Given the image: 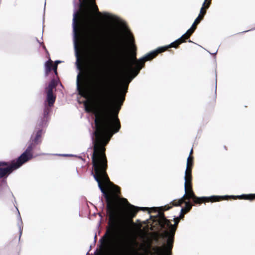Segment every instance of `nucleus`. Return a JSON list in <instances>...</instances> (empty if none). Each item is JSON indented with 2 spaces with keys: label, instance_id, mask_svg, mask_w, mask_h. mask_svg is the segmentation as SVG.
<instances>
[{
  "label": "nucleus",
  "instance_id": "1",
  "mask_svg": "<svg viewBox=\"0 0 255 255\" xmlns=\"http://www.w3.org/2000/svg\"><path fill=\"white\" fill-rule=\"evenodd\" d=\"M88 38L90 47L89 60L96 72L99 73L106 64L113 63L120 68L126 67L127 72L123 81L126 83L123 92L114 99L112 94V87L107 81L99 82L96 80L93 90L97 106L104 111L101 113L94 106L89 107L85 104L87 112L94 111L95 115V130L93 135L95 136L94 143H108L111 137L117 132L120 128L118 113L125 99L128 84L136 77L146 61L136 59L135 54L128 58L126 49L122 43L114 49L111 47L99 46L94 33H88ZM92 139L94 140L93 135Z\"/></svg>",
  "mask_w": 255,
  "mask_h": 255
},
{
  "label": "nucleus",
  "instance_id": "2",
  "mask_svg": "<svg viewBox=\"0 0 255 255\" xmlns=\"http://www.w3.org/2000/svg\"><path fill=\"white\" fill-rule=\"evenodd\" d=\"M158 218H156L154 221H157L161 228L165 229L164 235L168 238L165 252L166 254H168L169 252V254L172 247L173 237L176 227L164 217L162 213H158Z\"/></svg>",
  "mask_w": 255,
  "mask_h": 255
},
{
  "label": "nucleus",
  "instance_id": "3",
  "mask_svg": "<svg viewBox=\"0 0 255 255\" xmlns=\"http://www.w3.org/2000/svg\"><path fill=\"white\" fill-rule=\"evenodd\" d=\"M194 30V28H192V27H191L178 39L171 42L170 44L167 46L159 47L157 48L156 50L151 51L150 52L146 54L143 57L140 58V60H149L153 58L158 53L164 51L167 48L171 47L176 48L179 44H180V43H182L184 41L183 38L184 37L185 39L188 38L190 36V35L193 32Z\"/></svg>",
  "mask_w": 255,
  "mask_h": 255
},
{
  "label": "nucleus",
  "instance_id": "4",
  "mask_svg": "<svg viewBox=\"0 0 255 255\" xmlns=\"http://www.w3.org/2000/svg\"><path fill=\"white\" fill-rule=\"evenodd\" d=\"M187 186L188 185L186 186V191L185 190L184 194L182 197V198L179 200L178 203L176 205V206L180 205L181 204L184 202L183 200L184 198H186L187 199L192 198L194 199V202L195 203H200L202 201H208L209 200H211L212 201H218L219 198H223V197L217 196H212L210 197H196L191 189L188 190Z\"/></svg>",
  "mask_w": 255,
  "mask_h": 255
},
{
  "label": "nucleus",
  "instance_id": "5",
  "mask_svg": "<svg viewBox=\"0 0 255 255\" xmlns=\"http://www.w3.org/2000/svg\"><path fill=\"white\" fill-rule=\"evenodd\" d=\"M32 149L33 147L32 146V143H31L27 147L25 151L17 158L16 161L13 160L12 162V163L13 164V166L15 167V169L19 168L23 163L32 158Z\"/></svg>",
  "mask_w": 255,
  "mask_h": 255
},
{
  "label": "nucleus",
  "instance_id": "6",
  "mask_svg": "<svg viewBox=\"0 0 255 255\" xmlns=\"http://www.w3.org/2000/svg\"><path fill=\"white\" fill-rule=\"evenodd\" d=\"M77 12L76 11L74 12L73 13V18L72 20V28H73V44L74 49L75 51V55L77 57V62L79 61V53L78 50V34L77 31V24H76V19L77 17Z\"/></svg>",
  "mask_w": 255,
  "mask_h": 255
},
{
  "label": "nucleus",
  "instance_id": "7",
  "mask_svg": "<svg viewBox=\"0 0 255 255\" xmlns=\"http://www.w3.org/2000/svg\"><path fill=\"white\" fill-rule=\"evenodd\" d=\"M14 169H15L12 163L6 167L0 168V178H2L4 176L9 175Z\"/></svg>",
  "mask_w": 255,
  "mask_h": 255
},
{
  "label": "nucleus",
  "instance_id": "8",
  "mask_svg": "<svg viewBox=\"0 0 255 255\" xmlns=\"http://www.w3.org/2000/svg\"><path fill=\"white\" fill-rule=\"evenodd\" d=\"M103 17L107 22L111 24H114L118 22V17L114 15L104 13L103 14Z\"/></svg>",
  "mask_w": 255,
  "mask_h": 255
},
{
  "label": "nucleus",
  "instance_id": "9",
  "mask_svg": "<svg viewBox=\"0 0 255 255\" xmlns=\"http://www.w3.org/2000/svg\"><path fill=\"white\" fill-rule=\"evenodd\" d=\"M191 179V171L190 169H186L184 176V190L186 191V186Z\"/></svg>",
  "mask_w": 255,
  "mask_h": 255
},
{
  "label": "nucleus",
  "instance_id": "10",
  "mask_svg": "<svg viewBox=\"0 0 255 255\" xmlns=\"http://www.w3.org/2000/svg\"><path fill=\"white\" fill-rule=\"evenodd\" d=\"M52 67V61L51 60L46 61L44 64L45 75L46 76L51 70Z\"/></svg>",
  "mask_w": 255,
  "mask_h": 255
},
{
  "label": "nucleus",
  "instance_id": "11",
  "mask_svg": "<svg viewBox=\"0 0 255 255\" xmlns=\"http://www.w3.org/2000/svg\"><path fill=\"white\" fill-rule=\"evenodd\" d=\"M46 100L49 107L53 106L55 101V97L53 95V92H47Z\"/></svg>",
  "mask_w": 255,
  "mask_h": 255
},
{
  "label": "nucleus",
  "instance_id": "12",
  "mask_svg": "<svg viewBox=\"0 0 255 255\" xmlns=\"http://www.w3.org/2000/svg\"><path fill=\"white\" fill-rule=\"evenodd\" d=\"M125 34L127 42L130 46H132L133 38L130 32L128 30H125Z\"/></svg>",
  "mask_w": 255,
  "mask_h": 255
},
{
  "label": "nucleus",
  "instance_id": "13",
  "mask_svg": "<svg viewBox=\"0 0 255 255\" xmlns=\"http://www.w3.org/2000/svg\"><path fill=\"white\" fill-rule=\"evenodd\" d=\"M84 2L85 3V4L87 6V10H88V9H92L93 8L94 9H95L96 10H97L98 8L96 5L95 4L94 1V0H92L90 2H86L84 0H83Z\"/></svg>",
  "mask_w": 255,
  "mask_h": 255
},
{
  "label": "nucleus",
  "instance_id": "14",
  "mask_svg": "<svg viewBox=\"0 0 255 255\" xmlns=\"http://www.w3.org/2000/svg\"><path fill=\"white\" fill-rule=\"evenodd\" d=\"M239 198H243L246 200H252L255 198V194H242L240 196H238Z\"/></svg>",
  "mask_w": 255,
  "mask_h": 255
},
{
  "label": "nucleus",
  "instance_id": "15",
  "mask_svg": "<svg viewBox=\"0 0 255 255\" xmlns=\"http://www.w3.org/2000/svg\"><path fill=\"white\" fill-rule=\"evenodd\" d=\"M42 132V130H39L36 132V136L34 139V141L35 144H37L40 142V138L41 137Z\"/></svg>",
  "mask_w": 255,
  "mask_h": 255
},
{
  "label": "nucleus",
  "instance_id": "16",
  "mask_svg": "<svg viewBox=\"0 0 255 255\" xmlns=\"http://www.w3.org/2000/svg\"><path fill=\"white\" fill-rule=\"evenodd\" d=\"M55 86V84L54 80H52L48 84L47 87V92H53L52 90L53 88Z\"/></svg>",
  "mask_w": 255,
  "mask_h": 255
},
{
  "label": "nucleus",
  "instance_id": "17",
  "mask_svg": "<svg viewBox=\"0 0 255 255\" xmlns=\"http://www.w3.org/2000/svg\"><path fill=\"white\" fill-rule=\"evenodd\" d=\"M207 1V0H204V1L202 4V6L200 9V13L203 12V13H205V11H203L204 7L205 6L206 8H208L210 4V1H208V2L206 4V5L205 6L206 2Z\"/></svg>",
  "mask_w": 255,
  "mask_h": 255
},
{
  "label": "nucleus",
  "instance_id": "18",
  "mask_svg": "<svg viewBox=\"0 0 255 255\" xmlns=\"http://www.w3.org/2000/svg\"><path fill=\"white\" fill-rule=\"evenodd\" d=\"M184 212V209L182 208L180 211V214L179 217H177V220L175 221V226H176L178 223V220L183 217V213Z\"/></svg>",
  "mask_w": 255,
  "mask_h": 255
},
{
  "label": "nucleus",
  "instance_id": "19",
  "mask_svg": "<svg viewBox=\"0 0 255 255\" xmlns=\"http://www.w3.org/2000/svg\"><path fill=\"white\" fill-rule=\"evenodd\" d=\"M185 208L186 211H188L191 208L192 205L189 203V202H185Z\"/></svg>",
  "mask_w": 255,
  "mask_h": 255
},
{
  "label": "nucleus",
  "instance_id": "20",
  "mask_svg": "<svg viewBox=\"0 0 255 255\" xmlns=\"http://www.w3.org/2000/svg\"><path fill=\"white\" fill-rule=\"evenodd\" d=\"M79 77H80V74H79L77 75V81H76L77 88L78 90H79L80 89V84H79Z\"/></svg>",
  "mask_w": 255,
  "mask_h": 255
},
{
  "label": "nucleus",
  "instance_id": "21",
  "mask_svg": "<svg viewBox=\"0 0 255 255\" xmlns=\"http://www.w3.org/2000/svg\"><path fill=\"white\" fill-rule=\"evenodd\" d=\"M192 152V149L191 150L190 152V154L189 155V156L187 158V164H186V169H188L189 168V159L190 158V155L191 154Z\"/></svg>",
  "mask_w": 255,
  "mask_h": 255
},
{
  "label": "nucleus",
  "instance_id": "22",
  "mask_svg": "<svg viewBox=\"0 0 255 255\" xmlns=\"http://www.w3.org/2000/svg\"><path fill=\"white\" fill-rule=\"evenodd\" d=\"M112 188H113L114 192L115 193H118L119 192V189L118 186L113 185Z\"/></svg>",
  "mask_w": 255,
  "mask_h": 255
},
{
  "label": "nucleus",
  "instance_id": "23",
  "mask_svg": "<svg viewBox=\"0 0 255 255\" xmlns=\"http://www.w3.org/2000/svg\"><path fill=\"white\" fill-rule=\"evenodd\" d=\"M17 226H18V227L19 232V240H20V237H21V234H22V227H21V225L19 224V223H18Z\"/></svg>",
  "mask_w": 255,
  "mask_h": 255
},
{
  "label": "nucleus",
  "instance_id": "24",
  "mask_svg": "<svg viewBox=\"0 0 255 255\" xmlns=\"http://www.w3.org/2000/svg\"><path fill=\"white\" fill-rule=\"evenodd\" d=\"M16 208V210L17 211V213H18V220L19 222H20V224H22V219L20 217L19 212L18 209L17 208Z\"/></svg>",
  "mask_w": 255,
  "mask_h": 255
},
{
  "label": "nucleus",
  "instance_id": "25",
  "mask_svg": "<svg viewBox=\"0 0 255 255\" xmlns=\"http://www.w3.org/2000/svg\"><path fill=\"white\" fill-rule=\"evenodd\" d=\"M201 18L200 14H199L198 17L196 18V19L194 21V23H197L199 22L200 18Z\"/></svg>",
  "mask_w": 255,
  "mask_h": 255
},
{
  "label": "nucleus",
  "instance_id": "26",
  "mask_svg": "<svg viewBox=\"0 0 255 255\" xmlns=\"http://www.w3.org/2000/svg\"><path fill=\"white\" fill-rule=\"evenodd\" d=\"M52 68L53 70H54L55 74H57V65L55 64L54 66H52Z\"/></svg>",
  "mask_w": 255,
  "mask_h": 255
},
{
  "label": "nucleus",
  "instance_id": "27",
  "mask_svg": "<svg viewBox=\"0 0 255 255\" xmlns=\"http://www.w3.org/2000/svg\"><path fill=\"white\" fill-rule=\"evenodd\" d=\"M8 165V163L6 162H4V161H0V166H7Z\"/></svg>",
  "mask_w": 255,
  "mask_h": 255
},
{
  "label": "nucleus",
  "instance_id": "28",
  "mask_svg": "<svg viewBox=\"0 0 255 255\" xmlns=\"http://www.w3.org/2000/svg\"><path fill=\"white\" fill-rule=\"evenodd\" d=\"M61 62V61H60V60H56V61H55V64L57 65V64L58 63H60Z\"/></svg>",
  "mask_w": 255,
  "mask_h": 255
},
{
  "label": "nucleus",
  "instance_id": "29",
  "mask_svg": "<svg viewBox=\"0 0 255 255\" xmlns=\"http://www.w3.org/2000/svg\"><path fill=\"white\" fill-rule=\"evenodd\" d=\"M58 155H60V156H68V155H69L68 154H58Z\"/></svg>",
  "mask_w": 255,
  "mask_h": 255
},
{
  "label": "nucleus",
  "instance_id": "30",
  "mask_svg": "<svg viewBox=\"0 0 255 255\" xmlns=\"http://www.w3.org/2000/svg\"><path fill=\"white\" fill-rule=\"evenodd\" d=\"M47 114H48V112H47V111H45L44 112V116H46Z\"/></svg>",
  "mask_w": 255,
  "mask_h": 255
},
{
  "label": "nucleus",
  "instance_id": "31",
  "mask_svg": "<svg viewBox=\"0 0 255 255\" xmlns=\"http://www.w3.org/2000/svg\"><path fill=\"white\" fill-rule=\"evenodd\" d=\"M217 51H218V50H216L214 52H213L212 53H210L212 54H215L217 53Z\"/></svg>",
  "mask_w": 255,
  "mask_h": 255
},
{
  "label": "nucleus",
  "instance_id": "32",
  "mask_svg": "<svg viewBox=\"0 0 255 255\" xmlns=\"http://www.w3.org/2000/svg\"><path fill=\"white\" fill-rule=\"evenodd\" d=\"M96 235H95L94 238V243L96 242Z\"/></svg>",
  "mask_w": 255,
  "mask_h": 255
},
{
  "label": "nucleus",
  "instance_id": "33",
  "mask_svg": "<svg viewBox=\"0 0 255 255\" xmlns=\"http://www.w3.org/2000/svg\"><path fill=\"white\" fill-rule=\"evenodd\" d=\"M196 23H194V22L193 23L192 25V28L195 25Z\"/></svg>",
  "mask_w": 255,
  "mask_h": 255
},
{
  "label": "nucleus",
  "instance_id": "34",
  "mask_svg": "<svg viewBox=\"0 0 255 255\" xmlns=\"http://www.w3.org/2000/svg\"><path fill=\"white\" fill-rule=\"evenodd\" d=\"M170 207H168V208H166V209H164V210H168V209H170Z\"/></svg>",
  "mask_w": 255,
  "mask_h": 255
},
{
  "label": "nucleus",
  "instance_id": "35",
  "mask_svg": "<svg viewBox=\"0 0 255 255\" xmlns=\"http://www.w3.org/2000/svg\"><path fill=\"white\" fill-rule=\"evenodd\" d=\"M79 1H80V5H81V4H81V0H79Z\"/></svg>",
  "mask_w": 255,
  "mask_h": 255
},
{
  "label": "nucleus",
  "instance_id": "36",
  "mask_svg": "<svg viewBox=\"0 0 255 255\" xmlns=\"http://www.w3.org/2000/svg\"><path fill=\"white\" fill-rule=\"evenodd\" d=\"M189 42H191L192 41H191V40H189Z\"/></svg>",
  "mask_w": 255,
  "mask_h": 255
}]
</instances>
